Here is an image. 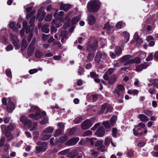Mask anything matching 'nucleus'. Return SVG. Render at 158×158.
Returning a JSON list of instances; mask_svg holds the SVG:
<instances>
[{
  "instance_id": "680f3d73",
  "label": "nucleus",
  "mask_w": 158,
  "mask_h": 158,
  "mask_svg": "<svg viewBox=\"0 0 158 158\" xmlns=\"http://www.w3.org/2000/svg\"><path fill=\"white\" fill-rule=\"evenodd\" d=\"M119 91H123L124 89L123 86L121 84L118 85L117 87Z\"/></svg>"
},
{
  "instance_id": "ea45409f",
  "label": "nucleus",
  "mask_w": 158,
  "mask_h": 158,
  "mask_svg": "<svg viewBox=\"0 0 158 158\" xmlns=\"http://www.w3.org/2000/svg\"><path fill=\"white\" fill-rule=\"evenodd\" d=\"M89 153L91 155L95 156L97 155V152L95 149H91L89 152Z\"/></svg>"
},
{
  "instance_id": "37998d69",
  "label": "nucleus",
  "mask_w": 158,
  "mask_h": 158,
  "mask_svg": "<svg viewBox=\"0 0 158 158\" xmlns=\"http://www.w3.org/2000/svg\"><path fill=\"white\" fill-rule=\"evenodd\" d=\"M35 12L36 11L35 10H33L30 13H28L26 15V19H29L34 14Z\"/></svg>"
},
{
  "instance_id": "4468645a",
  "label": "nucleus",
  "mask_w": 158,
  "mask_h": 158,
  "mask_svg": "<svg viewBox=\"0 0 158 158\" xmlns=\"http://www.w3.org/2000/svg\"><path fill=\"white\" fill-rule=\"evenodd\" d=\"M9 26L13 31H17L18 29L21 28V24L19 23L15 24L14 22H11L9 24Z\"/></svg>"
},
{
  "instance_id": "412c9836",
  "label": "nucleus",
  "mask_w": 158,
  "mask_h": 158,
  "mask_svg": "<svg viewBox=\"0 0 158 158\" xmlns=\"http://www.w3.org/2000/svg\"><path fill=\"white\" fill-rule=\"evenodd\" d=\"M105 133V131L102 126L100 127L95 133V134L99 137L103 136Z\"/></svg>"
},
{
  "instance_id": "58836bf2",
  "label": "nucleus",
  "mask_w": 158,
  "mask_h": 158,
  "mask_svg": "<svg viewBox=\"0 0 158 158\" xmlns=\"http://www.w3.org/2000/svg\"><path fill=\"white\" fill-rule=\"evenodd\" d=\"M138 91L136 89H130L127 91V93L129 94H137L138 93Z\"/></svg>"
},
{
  "instance_id": "423d86ee",
  "label": "nucleus",
  "mask_w": 158,
  "mask_h": 158,
  "mask_svg": "<svg viewBox=\"0 0 158 158\" xmlns=\"http://www.w3.org/2000/svg\"><path fill=\"white\" fill-rule=\"evenodd\" d=\"M135 127L133 129L134 134L135 135H140L143 134V129L145 128V125L143 123H140L137 126Z\"/></svg>"
},
{
  "instance_id": "f03ea898",
  "label": "nucleus",
  "mask_w": 158,
  "mask_h": 158,
  "mask_svg": "<svg viewBox=\"0 0 158 158\" xmlns=\"http://www.w3.org/2000/svg\"><path fill=\"white\" fill-rule=\"evenodd\" d=\"M101 5L102 3L99 0H92L88 3L87 8L89 12H94L99 10Z\"/></svg>"
},
{
  "instance_id": "a211bd4d",
  "label": "nucleus",
  "mask_w": 158,
  "mask_h": 158,
  "mask_svg": "<svg viewBox=\"0 0 158 158\" xmlns=\"http://www.w3.org/2000/svg\"><path fill=\"white\" fill-rule=\"evenodd\" d=\"M45 16L44 12H42V7L40 8L38 10L37 16V19H38L40 21H41Z\"/></svg>"
},
{
  "instance_id": "0eeeda50",
  "label": "nucleus",
  "mask_w": 158,
  "mask_h": 158,
  "mask_svg": "<svg viewBox=\"0 0 158 158\" xmlns=\"http://www.w3.org/2000/svg\"><path fill=\"white\" fill-rule=\"evenodd\" d=\"M94 120V118H92L90 120L86 119L82 123L81 125L82 129L83 130L88 129L93 124Z\"/></svg>"
},
{
  "instance_id": "aec40b11",
  "label": "nucleus",
  "mask_w": 158,
  "mask_h": 158,
  "mask_svg": "<svg viewBox=\"0 0 158 158\" xmlns=\"http://www.w3.org/2000/svg\"><path fill=\"white\" fill-rule=\"evenodd\" d=\"M15 109V106L13 103L9 100L6 106V110L8 113H11Z\"/></svg>"
},
{
  "instance_id": "864d4df0",
  "label": "nucleus",
  "mask_w": 158,
  "mask_h": 158,
  "mask_svg": "<svg viewBox=\"0 0 158 158\" xmlns=\"http://www.w3.org/2000/svg\"><path fill=\"white\" fill-rule=\"evenodd\" d=\"M6 75L8 77H10L12 76V74L10 70V69H7L5 71Z\"/></svg>"
},
{
  "instance_id": "338daca9",
  "label": "nucleus",
  "mask_w": 158,
  "mask_h": 158,
  "mask_svg": "<svg viewBox=\"0 0 158 158\" xmlns=\"http://www.w3.org/2000/svg\"><path fill=\"white\" fill-rule=\"evenodd\" d=\"M103 124L104 126L106 128H109L110 127V125L109 123V122L108 121L103 122Z\"/></svg>"
},
{
  "instance_id": "a19ab883",
  "label": "nucleus",
  "mask_w": 158,
  "mask_h": 158,
  "mask_svg": "<svg viewBox=\"0 0 158 158\" xmlns=\"http://www.w3.org/2000/svg\"><path fill=\"white\" fill-rule=\"evenodd\" d=\"M151 82L154 85V87H156V88L158 89V80L157 79H155L152 80Z\"/></svg>"
},
{
  "instance_id": "6ab92c4d",
  "label": "nucleus",
  "mask_w": 158,
  "mask_h": 158,
  "mask_svg": "<svg viewBox=\"0 0 158 158\" xmlns=\"http://www.w3.org/2000/svg\"><path fill=\"white\" fill-rule=\"evenodd\" d=\"M78 137L73 138L70 139L65 143V144L68 146H72L75 145L79 140Z\"/></svg>"
},
{
  "instance_id": "ddd939ff",
  "label": "nucleus",
  "mask_w": 158,
  "mask_h": 158,
  "mask_svg": "<svg viewBox=\"0 0 158 158\" xmlns=\"http://www.w3.org/2000/svg\"><path fill=\"white\" fill-rule=\"evenodd\" d=\"M112 109V107L110 105L105 103L102 106L100 112L101 113H103L105 111H110Z\"/></svg>"
},
{
  "instance_id": "e2e57ef3",
  "label": "nucleus",
  "mask_w": 158,
  "mask_h": 158,
  "mask_svg": "<svg viewBox=\"0 0 158 158\" xmlns=\"http://www.w3.org/2000/svg\"><path fill=\"white\" fill-rule=\"evenodd\" d=\"M148 91L152 95L153 94L155 91V89L153 87H151L148 89Z\"/></svg>"
},
{
  "instance_id": "e433bc0d",
  "label": "nucleus",
  "mask_w": 158,
  "mask_h": 158,
  "mask_svg": "<svg viewBox=\"0 0 158 158\" xmlns=\"http://www.w3.org/2000/svg\"><path fill=\"white\" fill-rule=\"evenodd\" d=\"M94 56V54L93 53H91L89 54L87 58V60L88 61H92Z\"/></svg>"
},
{
  "instance_id": "4be33fe9",
  "label": "nucleus",
  "mask_w": 158,
  "mask_h": 158,
  "mask_svg": "<svg viewBox=\"0 0 158 158\" xmlns=\"http://www.w3.org/2000/svg\"><path fill=\"white\" fill-rule=\"evenodd\" d=\"M88 22L90 25L94 24L96 21L95 17L91 15H89L88 17Z\"/></svg>"
},
{
  "instance_id": "8fccbe9b",
  "label": "nucleus",
  "mask_w": 158,
  "mask_h": 158,
  "mask_svg": "<svg viewBox=\"0 0 158 158\" xmlns=\"http://www.w3.org/2000/svg\"><path fill=\"white\" fill-rule=\"evenodd\" d=\"M48 122V118L45 117L44 119L40 122V123L42 124H44L47 123Z\"/></svg>"
},
{
  "instance_id": "dca6fc26",
  "label": "nucleus",
  "mask_w": 158,
  "mask_h": 158,
  "mask_svg": "<svg viewBox=\"0 0 158 158\" xmlns=\"http://www.w3.org/2000/svg\"><path fill=\"white\" fill-rule=\"evenodd\" d=\"M103 29H106L107 32L109 34L112 33L114 31V27L110 25L109 22H107L105 24Z\"/></svg>"
},
{
  "instance_id": "69168bd1",
  "label": "nucleus",
  "mask_w": 158,
  "mask_h": 158,
  "mask_svg": "<svg viewBox=\"0 0 158 158\" xmlns=\"http://www.w3.org/2000/svg\"><path fill=\"white\" fill-rule=\"evenodd\" d=\"M81 121V117H77L75 118L74 120V122L76 124H78Z\"/></svg>"
},
{
  "instance_id": "7c9ffc66",
  "label": "nucleus",
  "mask_w": 158,
  "mask_h": 158,
  "mask_svg": "<svg viewBox=\"0 0 158 158\" xmlns=\"http://www.w3.org/2000/svg\"><path fill=\"white\" fill-rule=\"evenodd\" d=\"M70 154H69V157L71 158H75V157L77 156L78 153L76 150H73L70 152Z\"/></svg>"
},
{
  "instance_id": "a878e982",
  "label": "nucleus",
  "mask_w": 158,
  "mask_h": 158,
  "mask_svg": "<svg viewBox=\"0 0 158 158\" xmlns=\"http://www.w3.org/2000/svg\"><path fill=\"white\" fill-rule=\"evenodd\" d=\"M35 49V47L34 46H29L27 51L29 56H30L32 55L34 52Z\"/></svg>"
},
{
  "instance_id": "a18cd8bd",
  "label": "nucleus",
  "mask_w": 158,
  "mask_h": 158,
  "mask_svg": "<svg viewBox=\"0 0 158 158\" xmlns=\"http://www.w3.org/2000/svg\"><path fill=\"white\" fill-rule=\"evenodd\" d=\"M42 30L43 32L45 33H48L49 31V28L46 25L43 26L42 28Z\"/></svg>"
},
{
  "instance_id": "9b49d317",
  "label": "nucleus",
  "mask_w": 158,
  "mask_h": 158,
  "mask_svg": "<svg viewBox=\"0 0 158 158\" xmlns=\"http://www.w3.org/2000/svg\"><path fill=\"white\" fill-rule=\"evenodd\" d=\"M10 37L12 42L15 47V49H18L19 46V40L17 36L15 35L10 34Z\"/></svg>"
},
{
  "instance_id": "49530a36",
  "label": "nucleus",
  "mask_w": 158,
  "mask_h": 158,
  "mask_svg": "<svg viewBox=\"0 0 158 158\" xmlns=\"http://www.w3.org/2000/svg\"><path fill=\"white\" fill-rule=\"evenodd\" d=\"M97 140V139L95 138H92L88 140L89 142L90 143L91 145H93Z\"/></svg>"
},
{
  "instance_id": "052dcab7",
  "label": "nucleus",
  "mask_w": 158,
  "mask_h": 158,
  "mask_svg": "<svg viewBox=\"0 0 158 158\" xmlns=\"http://www.w3.org/2000/svg\"><path fill=\"white\" fill-rule=\"evenodd\" d=\"M84 72V69L83 68L81 67H79V69L78 70V73L79 75H81L83 74Z\"/></svg>"
},
{
  "instance_id": "9d476101",
  "label": "nucleus",
  "mask_w": 158,
  "mask_h": 158,
  "mask_svg": "<svg viewBox=\"0 0 158 158\" xmlns=\"http://www.w3.org/2000/svg\"><path fill=\"white\" fill-rule=\"evenodd\" d=\"M98 42L96 40L94 41L92 43L88 45L87 50L89 52L95 51L98 46Z\"/></svg>"
},
{
  "instance_id": "72a5a7b5",
  "label": "nucleus",
  "mask_w": 158,
  "mask_h": 158,
  "mask_svg": "<svg viewBox=\"0 0 158 158\" xmlns=\"http://www.w3.org/2000/svg\"><path fill=\"white\" fill-rule=\"evenodd\" d=\"M123 35H125V40L124 42L126 43L129 40V33L126 31L123 32Z\"/></svg>"
},
{
  "instance_id": "6e6d98bb",
  "label": "nucleus",
  "mask_w": 158,
  "mask_h": 158,
  "mask_svg": "<svg viewBox=\"0 0 158 158\" xmlns=\"http://www.w3.org/2000/svg\"><path fill=\"white\" fill-rule=\"evenodd\" d=\"M57 29L55 28L54 26H52L51 28V33L52 34H53L55 33L57 31Z\"/></svg>"
},
{
  "instance_id": "de8ad7c7",
  "label": "nucleus",
  "mask_w": 158,
  "mask_h": 158,
  "mask_svg": "<svg viewBox=\"0 0 158 158\" xmlns=\"http://www.w3.org/2000/svg\"><path fill=\"white\" fill-rule=\"evenodd\" d=\"M133 61V63H135L137 64H139L141 62V60L138 57H135L134 59H132Z\"/></svg>"
},
{
  "instance_id": "c756f323",
  "label": "nucleus",
  "mask_w": 158,
  "mask_h": 158,
  "mask_svg": "<svg viewBox=\"0 0 158 158\" xmlns=\"http://www.w3.org/2000/svg\"><path fill=\"white\" fill-rule=\"evenodd\" d=\"M69 153L70 150L68 149L61 151L58 153V154L61 155H66L67 156L69 157Z\"/></svg>"
},
{
  "instance_id": "7ed1b4c3",
  "label": "nucleus",
  "mask_w": 158,
  "mask_h": 158,
  "mask_svg": "<svg viewBox=\"0 0 158 158\" xmlns=\"http://www.w3.org/2000/svg\"><path fill=\"white\" fill-rule=\"evenodd\" d=\"M15 125L14 123L10 124L8 127H6L5 125H2L1 128L2 131L5 134V135L8 139V140L13 139L12 135L10 131L13 130L15 128Z\"/></svg>"
},
{
  "instance_id": "79ce46f5",
  "label": "nucleus",
  "mask_w": 158,
  "mask_h": 158,
  "mask_svg": "<svg viewBox=\"0 0 158 158\" xmlns=\"http://www.w3.org/2000/svg\"><path fill=\"white\" fill-rule=\"evenodd\" d=\"M92 132L90 130H87L84 132L82 134V135L84 136H87L91 135Z\"/></svg>"
},
{
  "instance_id": "20e7f679",
  "label": "nucleus",
  "mask_w": 158,
  "mask_h": 158,
  "mask_svg": "<svg viewBox=\"0 0 158 158\" xmlns=\"http://www.w3.org/2000/svg\"><path fill=\"white\" fill-rule=\"evenodd\" d=\"M54 130L53 127H49L44 129L41 134L42 139L44 140L48 139L51 136L50 133Z\"/></svg>"
},
{
  "instance_id": "c9c22d12",
  "label": "nucleus",
  "mask_w": 158,
  "mask_h": 158,
  "mask_svg": "<svg viewBox=\"0 0 158 158\" xmlns=\"http://www.w3.org/2000/svg\"><path fill=\"white\" fill-rule=\"evenodd\" d=\"M115 52L117 55H119L122 53V48L120 47H117L115 48Z\"/></svg>"
},
{
  "instance_id": "473e14b6",
  "label": "nucleus",
  "mask_w": 158,
  "mask_h": 158,
  "mask_svg": "<svg viewBox=\"0 0 158 158\" xmlns=\"http://www.w3.org/2000/svg\"><path fill=\"white\" fill-rule=\"evenodd\" d=\"M80 19V17L79 16H76L72 19L71 23L72 24H76L79 21Z\"/></svg>"
},
{
  "instance_id": "cd10ccee",
  "label": "nucleus",
  "mask_w": 158,
  "mask_h": 158,
  "mask_svg": "<svg viewBox=\"0 0 158 158\" xmlns=\"http://www.w3.org/2000/svg\"><path fill=\"white\" fill-rule=\"evenodd\" d=\"M27 44L25 38L24 37L22 41L21 50H24L27 47Z\"/></svg>"
},
{
  "instance_id": "3c124183",
  "label": "nucleus",
  "mask_w": 158,
  "mask_h": 158,
  "mask_svg": "<svg viewBox=\"0 0 158 158\" xmlns=\"http://www.w3.org/2000/svg\"><path fill=\"white\" fill-rule=\"evenodd\" d=\"M5 140V138L4 136L2 137L0 139V147H2L4 144Z\"/></svg>"
},
{
  "instance_id": "bf43d9fd",
  "label": "nucleus",
  "mask_w": 158,
  "mask_h": 158,
  "mask_svg": "<svg viewBox=\"0 0 158 158\" xmlns=\"http://www.w3.org/2000/svg\"><path fill=\"white\" fill-rule=\"evenodd\" d=\"M102 141L101 140H96L95 142V145L96 147H98L101 145V144H102Z\"/></svg>"
},
{
  "instance_id": "f8f14e48",
  "label": "nucleus",
  "mask_w": 158,
  "mask_h": 158,
  "mask_svg": "<svg viewBox=\"0 0 158 158\" xmlns=\"http://www.w3.org/2000/svg\"><path fill=\"white\" fill-rule=\"evenodd\" d=\"M20 121L25 126H27L28 127H31V122L30 119H28L27 117L24 116H22L20 117Z\"/></svg>"
},
{
  "instance_id": "5701e85b",
  "label": "nucleus",
  "mask_w": 158,
  "mask_h": 158,
  "mask_svg": "<svg viewBox=\"0 0 158 158\" xmlns=\"http://www.w3.org/2000/svg\"><path fill=\"white\" fill-rule=\"evenodd\" d=\"M71 6V5L70 4L61 3L60 6V9L66 11L68 10Z\"/></svg>"
},
{
  "instance_id": "603ef678",
  "label": "nucleus",
  "mask_w": 158,
  "mask_h": 158,
  "mask_svg": "<svg viewBox=\"0 0 158 158\" xmlns=\"http://www.w3.org/2000/svg\"><path fill=\"white\" fill-rule=\"evenodd\" d=\"M39 132L37 131H35L33 134L34 138L36 139H37L38 138V137H39Z\"/></svg>"
},
{
  "instance_id": "b1692460",
  "label": "nucleus",
  "mask_w": 158,
  "mask_h": 158,
  "mask_svg": "<svg viewBox=\"0 0 158 158\" xmlns=\"http://www.w3.org/2000/svg\"><path fill=\"white\" fill-rule=\"evenodd\" d=\"M23 27L24 29H26V32L27 33H28L30 32V27L27 25V22L26 20L23 21Z\"/></svg>"
},
{
  "instance_id": "f3484780",
  "label": "nucleus",
  "mask_w": 158,
  "mask_h": 158,
  "mask_svg": "<svg viewBox=\"0 0 158 158\" xmlns=\"http://www.w3.org/2000/svg\"><path fill=\"white\" fill-rule=\"evenodd\" d=\"M149 65L148 62H145L143 64L137 65L135 68V70L137 72L142 71L143 69H146Z\"/></svg>"
},
{
  "instance_id": "393cba45",
  "label": "nucleus",
  "mask_w": 158,
  "mask_h": 158,
  "mask_svg": "<svg viewBox=\"0 0 158 158\" xmlns=\"http://www.w3.org/2000/svg\"><path fill=\"white\" fill-rule=\"evenodd\" d=\"M102 53L100 52H97L94 58L95 62L96 63H98L101 61V58H102Z\"/></svg>"
},
{
  "instance_id": "39448f33",
  "label": "nucleus",
  "mask_w": 158,
  "mask_h": 158,
  "mask_svg": "<svg viewBox=\"0 0 158 158\" xmlns=\"http://www.w3.org/2000/svg\"><path fill=\"white\" fill-rule=\"evenodd\" d=\"M39 146H36L35 149L38 153L44 152L48 149V144L45 142L39 141L36 143Z\"/></svg>"
},
{
  "instance_id": "c03bdc74",
  "label": "nucleus",
  "mask_w": 158,
  "mask_h": 158,
  "mask_svg": "<svg viewBox=\"0 0 158 158\" xmlns=\"http://www.w3.org/2000/svg\"><path fill=\"white\" fill-rule=\"evenodd\" d=\"M111 139L108 137L106 138L105 139L104 144L106 146H108L111 143Z\"/></svg>"
},
{
  "instance_id": "4c0bfd02",
  "label": "nucleus",
  "mask_w": 158,
  "mask_h": 158,
  "mask_svg": "<svg viewBox=\"0 0 158 158\" xmlns=\"http://www.w3.org/2000/svg\"><path fill=\"white\" fill-rule=\"evenodd\" d=\"M117 119V117L116 116H113L112 117L110 121V124L111 125L113 126L114 125L116 120Z\"/></svg>"
},
{
  "instance_id": "c85d7f7f",
  "label": "nucleus",
  "mask_w": 158,
  "mask_h": 158,
  "mask_svg": "<svg viewBox=\"0 0 158 158\" xmlns=\"http://www.w3.org/2000/svg\"><path fill=\"white\" fill-rule=\"evenodd\" d=\"M116 76L115 75H113L108 80V82L110 84L114 83L116 80Z\"/></svg>"
},
{
  "instance_id": "1a4fd4ad",
  "label": "nucleus",
  "mask_w": 158,
  "mask_h": 158,
  "mask_svg": "<svg viewBox=\"0 0 158 158\" xmlns=\"http://www.w3.org/2000/svg\"><path fill=\"white\" fill-rule=\"evenodd\" d=\"M131 56L130 55H127L121 57L120 61L122 63H124L125 65L128 64H133L132 59H131Z\"/></svg>"
},
{
  "instance_id": "f704fd0d",
  "label": "nucleus",
  "mask_w": 158,
  "mask_h": 158,
  "mask_svg": "<svg viewBox=\"0 0 158 158\" xmlns=\"http://www.w3.org/2000/svg\"><path fill=\"white\" fill-rule=\"evenodd\" d=\"M43 53L39 50H36L35 52V56L38 58H40L43 56Z\"/></svg>"
},
{
  "instance_id": "5fc2aeb1",
  "label": "nucleus",
  "mask_w": 158,
  "mask_h": 158,
  "mask_svg": "<svg viewBox=\"0 0 158 158\" xmlns=\"http://www.w3.org/2000/svg\"><path fill=\"white\" fill-rule=\"evenodd\" d=\"M35 16L32 17L30 21V24L31 26H33L34 25V22L35 19Z\"/></svg>"
},
{
  "instance_id": "13d9d810",
  "label": "nucleus",
  "mask_w": 158,
  "mask_h": 158,
  "mask_svg": "<svg viewBox=\"0 0 158 158\" xmlns=\"http://www.w3.org/2000/svg\"><path fill=\"white\" fill-rule=\"evenodd\" d=\"M62 133V131L61 129H58L56 131L55 133L54 134V136L56 137Z\"/></svg>"
},
{
  "instance_id": "6e6552de",
  "label": "nucleus",
  "mask_w": 158,
  "mask_h": 158,
  "mask_svg": "<svg viewBox=\"0 0 158 158\" xmlns=\"http://www.w3.org/2000/svg\"><path fill=\"white\" fill-rule=\"evenodd\" d=\"M70 16L71 14L69 13L66 17L65 19L63 18H61L59 19V21L60 22H64V25L63 27L64 29H66L70 26Z\"/></svg>"
},
{
  "instance_id": "2eb2a0df",
  "label": "nucleus",
  "mask_w": 158,
  "mask_h": 158,
  "mask_svg": "<svg viewBox=\"0 0 158 158\" xmlns=\"http://www.w3.org/2000/svg\"><path fill=\"white\" fill-rule=\"evenodd\" d=\"M59 36L62 37L61 41L62 43L68 39V33L66 31H61L60 30L58 32Z\"/></svg>"
},
{
  "instance_id": "4d7b16f0",
  "label": "nucleus",
  "mask_w": 158,
  "mask_h": 158,
  "mask_svg": "<svg viewBox=\"0 0 158 158\" xmlns=\"http://www.w3.org/2000/svg\"><path fill=\"white\" fill-rule=\"evenodd\" d=\"M57 125L60 129H63L64 128V125L63 123H58Z\"/></svg>"
},
{
  "instance_id": "09e8293b",
  "label": "nucleus",
  "mask_w": 158,
  "mask_h": 158,
  "mask_svg": "<svg viewBox=\"0 0 158 158\" xmlns=\"http://www.w3.org/2000/svg\"><path fill=\"white\" fill-rule=\"evenodd\" d=\"M27 6V5L26 6L24 7V8H25V10L27 12V13H29V12L32 10L33 6H31L26 7V6Z\"/></svg>"
},
{
  "instance_id": "2f4dec72",
  "label": "nucleus",
  "mask_w": 158,
  "mask_h": 158,
  "mask_svg": "<svg viewBox=\"0 0 158 158\" xmlns=\"http://www.w3.org/2000/svg\"><path fill=\"white\" fill-rule=\"evenodd\" d=\"M68 139V137L66 135H64L59 138V142L61 143H63L66 141Z\"/></svg>"
},
{
  "instance_id": "0e129e2a",
  "label": "nucleus",
  "mask_w": 158,
  "mask_h": 158,
  "mask_svg": "<svg viewBox=\"0 0 158 158\" xmlns=\"http://www.w3.org/2000/svg\"><path fill=\"white\" fill-rule=\"evenodd\" d=\"M77 128L76 127H73L71 128L69 132V134L70 135L73 134L76 131Z\"/></svg>"
},
{
  "instance_id": "bb28decb",
  "label": "nucleus",
  "mask_w": 158,
  "mask_h": 158,
  "mask_svg": "<svg viewBox=\"0 0 158 158\" xmlns=\"http://www.w3.org/2000/svg\"><path fill=\"white\" fill-rule=\"evenodd\" d=\"M139 118L143 122H146L148 121L149 118L147 116L143 114H140L138 116Z\"/></svg>"
},
{
  "instance_id": "f257e3e1",
  "label": "nucleus",
  "mask_w": 158,
  "mask_h": 158,
  "mask_svg": "<svg viewBox=\"0 0 158 158\" xmlns=\"http://www.w3.org/2000/svg\"><path fill=\"white\" fill-rule=\"evenodd\" d=\"M29 107L30 108V110H29V112L35 113L29 115L28 117L30 118L37 120L44 118L46 115L45 112H41L39 108L36 106L30 104Z\"/></svg>"
},
{
  "instance_id": "774afa93",
  "label": "nucleus",
  "mask_w": 158,
  "mask_h": 158,
  "mask_svg": "<svg viewBox=\"0 0 158 158\" xmlns=\"http://www.w3.org/2000/svg\"><path fill=\"white\" fill-rule=\"evenodd\" d=\"M113 93L116 97H118L119 96V93L116 89L113 91Z\"/></svg>"
}]
</instances>
